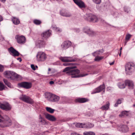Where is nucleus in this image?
Returning a JSON list of instances; mask_svg holds the SVG:
<instances>
[{"label":"nucleus","mask_w":135,"mask_h":135,"mask_svg":"<svg viewBox=\"0 0 135 135\" xmlns=\"http://www.w3.org/2000/svg\"><path fill=\"white\" fill-rule=\"evenodd\" d=\"M76 68L75 66H70L66 68L63 71V72H66V74L68 75H71V78H75L85 76L88 75L85 74H80V71L78 69L71 70Z\"/></svg>","instance_id":"f257e3e1"},{"label":"nucleus","mask_w":135,"mask_h":135,"mask_svg":"<svg viewBox=\"0 0 135 135\" xmlns=\"http://www.w3.org/2000/svg\"><path fill=\"white\" fill-rule=\"evenodd\" d=\"M135 68V64L133 63L129 62L127 63L125 66V69L126 74L131 75Z\"/></svg>","instance_id":"f03ea898"},{"label":"nucleus","mask_w":135,"mask_h":135,"mask_svg":"<svg viewBox=\"0 0 135 135\" xmlns=\"http://www.w3.org/2000/svg\"><path fill=\"white\" fill-rule=\"evenodd\" d=\"M45 97L49 101L52 102H57L60 99L59 96L49 93H46Z\"/></svg>","instance_id":"7ed1b4c3"},{"label":"nucleus","mask_w":135,"mask_h":135,"mask_svg":"<svg viewBox=\"0 0 135 135\" xmlns=\"http://www.w3.org/2000/svg\"><path fill=\"white\" fill-rule=\"evenodd\" d=\"M47 58V55L43 52H38L36 55L37 60L38 61H44L46 60Z\"/></svg>","instance_id":"20e7f679"},{"label":"nucleus","mask_w":135,"mask_h":135,"mask_svg":"<svg viewBox=\"0 0 135 135\" xmlns=\"http://www.w3.org/2000/svg\"><path fill=\"white\" fill-rule=\"evenodd\" d=\"M85 20L89 22H97L98 20V18L97 16L91 13H89L86 15Z\"/></svg>","instance_id":"39448f33"},{"label":"nucleus","mask_w":135,"mask_h":135,"mask_svg":"<svg viewBox=\"0 0 135 135\" xmlns=\"http://www.w3.org/2000/svg\"><path fill=\"white\" fill-rule=\"evenodd\" d=\"M76 127L80 128H91L94 126L93 124L90 123H77L75 124Z\"/></svg>","instance_id":"423d86ee"},{"label":"nucleus","mask_w":135,"mask_h":135,"mask_svg":"<svg viewBox=\"0 0 135 135\" xmlns=\"http://www.w3.org/2000/svg\"><path fill=\"white\" fill-rule=\"evenodd\" d=\"M18 85L19 87L28 89L32 87V84L30 82H23L18 83Z\"/></svg>","instance_id":"0eeeda50"},{"label":"nucleus","mask_w":135,"mask_h":135,"mask_svg":"<svg viewBox=\"0 0 135 135\" xmlns=\"http://www.w3.org/2000/svg\"><path fill=\"white\" fill-rule=\"evenodd\" d=\"M0 108L6 111L10 110L12 109V106L8 102L2 103H0Z\"/></svg>","instance_id":"6e6552de"},{"label":"nucleus","mask_w":135,"mask_h":135,"mask_svg":"<svg viewBox=\"0 0 135 135\" xmlns=\"http://www.w3.org/2000/svg\"><path fill=\"white\" fill-rule=\"evenodd\" d=\"M20 99L23 101L30 104H32L34 103L32 99L30 97L25 95H22V96L20 97Z\"/></svg>","instance_id":"1a4fd4ad"},{"label":"nucleus","mask_w":135,"mask_h":135,"mask_svg":"<svg viewBox=\"0 0 135 135\" xmlns=\"http://www.w3.org/2000/svg\"><path fill=\"white\" fill-rule=\"evenodd\" d=\"M60 59L64 62H75L77 60V58L70 57H61Z\"/></svg>","instance_id":"9d476101"},{"label":"nucleus","mask_w":135,"mask_h":135,"mask_svg":"<svg viewBox=\"0 0 135 135\" xmlns=\"http://www.w3.org/2000/svg\"><path fill=\"white\" fill-rule=\"evenodd\" d=\"M51 35V30H48L44 31L41 34L42 38L45 40H47L48 38L50 37Z\"/></svg>","instance_id":"9b49d317"},{"label":"nucleus","mask_w":135,"mask_h":135,"mask_svg":"<svg viewBox=\"0 0 135 135\" xmlns=\"http://www.w3.org/2000/svg\"><path fill=\"white\" fill-rule=\"evenodd\" d=\"M11 120L8 118L0 124V127L2 128L8 127L11 125Z\"/></svg>","instance_id":"f8f14e48"},{"label":"nucleus","mask_w":135,"mask_h":135,"mask_svg":"<svg viewBox=\"0 0 135 135\" xmlns=\"http://www.w3.org/2000/svg\"><path fill=\"white\" fill-rule=\"evenodd\" d=\"M118 129L120 131L124 133H126L129 131L128 127L125 125H120L118 127Z\"/></svg>","instance_id":"ddd939ff"},{"label":"nucleus","mask_w":135,"mask_h":135,"mask_svg":"<svg viewBox=\"0 0 135 135\" xmlns=\"http://www.w3.org/2000/svg\"><path fill=\"white\" fill-rule=\"evenodd\" d=\"M71 44V43L70 41H65L61 45V47L63 50H66L70 47Z\"/></svg>","instance_id":"4468645a"},{"label":"nucleus","mask_w":135,"mask_h":135,"mask_svg":"<svg viewBox=\"0 0 135 135\" xmlns=\"http://www.w3.org/2000/svg\"><path fill=\"white\" fill-rule=\"evenodd\" d=\"M105 87L104 84H103L102 85H100L99 87L95 89L92 93V94L99 93L102 91H103L104 92Z\"/></svg>","instance_id":"2eb2a0df"},{"label":"nucleus","mask_w":135,"mask_h":135,"mask_svg":"<svg viewBox=\"0 0 135 135\" xmlns=\"http://www.w3.org/2000/svg\"><path fill=\"white\" fill-rule=\"evenodd\" d=\"M15 38L17 40V42L20 44H23L26 42V38L23 36H19L17 35Z\"/></svg>","instance_id":"dca6fc26"},{"label":"nucleus","mask_w":135,"mask_h":135,"mask_svg":"<svg viewBox=\"0 0 135 135\" xmlns=\"http://www.w3.org/2000/svg\"><path fill=\"white\" fill-rule=\"evenodd\" d=\"M83 31L90 36H92L95 35V33L89 27H85L84 28Z\"/></svg>","instance_id":"f3484780"},{"label":"nucleus","mask_w":135,"mask_h":135,"mask_svg":"<svg viewBox=\"0 0 135 135\" xmlns=\"http://www.w3.org/2000/svg\"><path fill=\"white\" fill-rule=\"evenodd\" d=\"M74 2L81 8L86 7L84 2L81 0H73Z\"/></svg>","instance_id":"a211bd4d"},{"label":"nucleus","mask_w":135,"mask_h":135,"mask_svg":"<svg viewBox=\"0 0 135 135\" xmlns=\"http://www.w3.org/2000/svg\"><path fill=\"white\" fill-rule=\"evenodd\" d=\"M8 51L9 52H11L12 54L14 56H18L19 55V53L15 49L12 47H11L8 49Z\"/></svg>","instance_id":"6ab92c4d"},{"label":"nucleus","mask_w":135,"mask_h":135,"mask_svg":"<svg viewBox=\"0 0 135 135\" xmlns=\"http://www.w3.org/2000/svg\"><path fill=\"white\" fill-rule=\"evenodd\" d=\"M45 44V41L44 40H37L36 43V46L39 48L43 47Z\"/></svg>","instance_id":"aec40b11"},{"label":"nucleus","mask_w":135,"mask_h":135,"mask_svg":"<svg viewBox=\"0 0 135 135\" xmlns=\"http://www.w3.org/2000/svg\"><path fill=\"white\" fill-rule=\"evenodd\" d=\"M125 83L126 86H128L129 88L133 89V88L134 85L133 82L129 80H126L125 81Z\"/></svg>","instance_id":"412c9836"},{"label":"nucleus","mask_w":135,"mask_h":135,"mask_svg":"<svg viewBox=\"0 0 135 135\" xmlns=\"http://www.w3.org/2000/svg\"><path fill=\"white\" fill-rule=\"evenodd\" d=\"M12 71H6L4 73L5 77L7 78H10L11 80H13L14 78L12 76Z\"/></svg>","instance_id":"4be33fe9"},{"label":"nucleus","mask_w":135,"mask_h":135,"mask_svg":"<svg viewBox=\"0 0 135 135\" xmlns=\"http://www.w3.org/2000/svg\"><path fill=\"white\" fill-rule=\"evenodd\" d=\"M60 13L61 15L67 17H69L71 16V14L70 12L64 10L61 11Z\"/></svg>","instance_id":"5701e85b"},{"label":"nucleus","mask_w":135,"mask_h":135,"mask_svg":"<svg viewBox=\"0 0 135 135\" xmlns=\"http://www.w3.org/2000/svg\"><path fill=\"white\" fill-rule=\"evenodd\" d=\"M45 117L46 118L51 121H55L56 120V118L54 116L49 114H46Z\"/></svg>","instance_id":"b1692460"},{"label":"nucleus","mask_w":135,"mask_h":135,"mask_svg":"<svg viewBox=\"0 0 135 135\" xmlns=\"http://www.w3.org/2000/svg\"><path fill=\"white\" fill-rule=\"evenodd\" d=\"M89 100L87 98H78L75 100L76 102H78L80 103H84L88 101Z\"/></svg>","instance_id":"393cba45"},{"label":"nucleus","mask_w":135,"mask_h":135,"mask_svg":"<svg viewBox=\"0 0 135 135\" xmlns=\"http://www.w3.org/2000/svg\"><path fill=\"white\" fill-rule=\"evenodd\" d=\"M110 104L109 102H107L106 104L105 105L102 106L100 108V109L102 110H107L109 109V108Z\"/></svg>","instance_id":"a878e982"},{"label":"nucleus","mask_w":135,"mask_h":135,"mask_svg":"<svg viewBox=\"0 0 135 135\" xmlns=\"http://www.w3.org/2000/svg\"><path fill=\"white\" fill-rule=\"evenodd\" d=\"M12 21L13 24L15 25H17L20 23L19 19L15 17H12Z\"/></svg>","instance_id":"bb28decb"},{"label":"nucleus","mask_w":135,"mask_h":135,"mask_svg":"<svg viewBox=\"0 0 135 135\" xmlns=\"http://www.w3.org/2000/svg\"><path fill=\"white\" fill-rule=\"evenodd\" d=\"M12 78H14L13 80L18 78H19L20 79H21V76L20 75L13 71H12Z\"/></svg>","instance_id":"cd10ccee"},{"label":"nucleus","mask_w":135,"mask_h":135,"mask_svg":"<svg viewBox=\"0 0 135 135\" xmlns=\"http://www.w3.org/2000/svg\"><path fill=\"white\" fill-rule=\"evenodd\" d=\"M103 52V51H101L100 50H99L93 53L92 55L96 57L97 56H98L99 55L101 54Z\"/></svg>","instance_id":"c85d7f7f"},{"label":"nucleus","mask_w":135,"mask_h":135,"mask_svg":"<svg viewBox=\"0 0 135 135\" xmlns=\"http://www.w3.org/2000/svg\"><path fill=\"white\" fill-rule=\"evenodd\" d=\"M118 86L120 89H123L125 88L126 85L123 82L119 83L118 84Z\"/></svg>","instance_id":"c756f323"},{"label":"nucleus","mask_w":135,"mask_h":135,"mask_svg":"<svg viewBox=\"0 0 135 135\" xmlns=\"http://www.w3.org/2000/svg\"><path fill=\"white\" fill-rule=\"evenodd\" d=\"M83 134L84 135H95V133L91 131H85L83 133Z\"/></svg>","instance_id":"7c9ffc66"},{"label":"nucleus","mask_w":135,"mask_h":135,"mask_svg":"<svg viewBox=\"0 0 135 135\" xmlns=\"http://www.w3.org/2000/svg\"><path fill=\"white\" fill-rule=\"evenodd\" d=\"M128 115V112L127 111H123L121 114L119 115V116L120 117H122V116H126Z\"/></svg>","instance_id":"2f4dec72"},{"label":"nucleus","mask_w":135,"mask_h":135,"mask_svg":"<svg viewBox=\"0 0 135 135\" xmlns=\"http://www.w3.org/2000/svg\"><path fill=\"white\" fill-rule=\"evenodd\" d=\"M46 110L51 113H54L55 109H52L51 108L49 107H46Z\"/></svg>","instance_id":"473e14b6"},{"label":"nucleus","mask_w":135,"mask_h":135,"mask_svg":"<svg viewBox=\"0 0 135 135\" xmlns=\"http://www.w3.org/2000/svg\"><path fill=\"white\" fill-rule=\"evenodd\" d=\"M33 22L36 25H38L40 24L41 23V21L39 20H35L33 21Z\"/></svg>","instance_id":"72a5a7b5"},{"label":"nucleus","mask_w":135,"mask_h":135,"mask_svg":"<svg viewBox=\"0 0 135 135\" xmlns=\"http://www.w3.org/2000/svg\"><path fill=\"white\" fill-rule=\"evenodd\" d=\"M123 99L122 98L121 99H118L116 103L114 105V107H117L118 106V104H120L122 103L121 101L123 100Z\"/></svg>","instance_id":"f704fd0d"},{"label":"nucleus","mask_w":135,"mask_h":135,"mask_svg":"<svg viewBox=\"0 0 135 135\" xmlns=\"http://www.w3.org/2000/svg\"><path fill=\"white\" fill-rule=\"evenodd\" d=\"M4 89V85L3 83L0 82V91H2Z\"/></svg>","instance_id":"c9c22d12"},{"label":"nucleus","mask_w":135,"mask_h":135,"mask_svg":"<svg viewBox=\"0 0 135 135\" xmlns=\"http://www.w3.org/2000/svg\"><path fill=\"white\" fill-rule=\"evenodd\" d=\"M103 58V57L102 56H97L95 57V61H99L102 59Z\"/></svg>","instance_id":"e433bc0d"},{"label":"nucleus","mask_w":135,"mask_h":135,"mask_svg":"<svg viewBox=\"0 0 135 135\" xmlns=\"http://www.w3.org/2000/svg\"><path fill=\"white\" fill-rule=\"evenodd\" d=\"M131 35L129 34L127 35L126 37V40L127 41H128L131 37Z\"/></svg>","instance_id":"4c0bfd02"},{"label":"nucleus","mask_w":135,"mask_h":135,"mask_svg":"<svg viewBox=\"0 0 135 135\" xmlns=\"http://www.w3.org/2000/svg\"><path fill=\"white\" fill-rule=\"evenodd\" d=\"M39 119H41V120L40 121V123H41V124H42L44 125L46 123H45V121L44 119H43L41 117H40Z\"/></svg>","instance_id":"58836bf2"},{"label":"nucleus","mask_w":135,"mask_h":135,"mask_svg":"<svg viewBox=\"0 0 135 135\" xmlns=\"http://www.w3.org/2000/svg\"><path fill=\"white\" fill-rule=\"evenodd\" d=\"M101 0H92L93 2L97 4H99L100 3Z\"/></svg>","instance_id":"ea45409f"},{"label":"nucleus","mask_w":135,"mask_h":135,"mask_svg":"<svg viewBox=\"0 0 135 135\" xmlns=\"http://www.w3.org/2000/svg\"><path fill=\"white\" fill-rule=\"evenodd\" d=\"M124 10L125 12L128 13L130 11L129 9L127 7L125 6L124 7Z\"/></svg>","instance_id":"a19ab883"},{"label":"nucleus","mask_w":135,"mask_h":135,"mask_svg":"<svg viewBox=\"0 0 135 135\" xmlns=\"http://www.w3.org/2000/svg\"><path fill=\"white\" fill-rule=\"evenodd\" d=\"M73 64L71 63H65L63 64V65L65 66H71Z\"/></svg>","instance_id":"79ce46f5"},{"label":"nucleus","mask_w":135,"mask_h":135,"mask_svg":"<svg viewBox=\"0 0 135 135\" xmlns=\"http://www.w3.org/2000/svg\"><path fill=\"white\" fill-rule=\"evenodd\" d=\"M3 67L2 65L0 64V72H2L3 71Z\"/></svg>","instance_id":"37998d69"},{"label":"nucleus","mask_w":135,"mask_h":135,"mask_svg":"<svg viewBox=\"0 0 135 135\" xmlns=\"http://www.w3.org/2000/svg\"><path fill=\"white\" fill-rule=\"evenodd\" d=\"M31 67L33 70H36L35 66L33 64H32L31 65Z\"/></svg>","instance_id":"c03bdc74"},{"label":"nucleus","mask_w":135,"mask_h":135,"mask_svg":"<svg viewBox=\"0 0 135 135\" xmlns=\"http://www.w3.org/2000/svg\"><path fill=\"white\" fill-rule=\"evenodd\" d=\"M8 87L11 88H12V86L11 85V84L9 83L7 85Z\"/></svg>","instance_id":"a18cd8bd"},{"label":"nucleus","mask_w":135,"mask_h":135,"mask_svg":"<svg viewBox=\"0 0 135 135\" xmlns=\"http://www.w3.org/2000/svg\"><path fill=\"white\" fill-rule=\"evenodd\" d=\"M3 81L4 82V83H5V85L8 82V81L6 79H4L3 80Z\"/></svg>","instance_id":"49530a36"},{"label":"nucleus","mask_w":135,"mask_h":135,"mask_svg":"<svg viewBox=\"0 0 135 135\" xmlns=\"http://www.w3.org/2000/svg\"><path fill=\"white\" fill-rule=\"evenodd\" d=\"M55 30L56 31H59V32H61V30H60V29L59 28L56 27V28Z\"/></svg>","instance_id":"de8ad7c7"},{"label":"nucleus","mask_w":135,"mask_h":135,"mask_svg":"<svg viewBox=\"0 0 135 135\" xmlns=\"http://www.w3.org/2000/svg\"><path fill=\"white\" fill-rule=\"evenodd\" d=\"M3 20V18L0 15V22L2 21Z\"/></svg>","instance_id":"09e8293b"},{"label":"nucleus","mask_w":135,"mask_h":135,"mask_svg":"<svg viewBox=\"0 0 135 135\" xmlns=\"http://www.w3.org/2000/svg\"><path fill=\"white\" fill-rule=\"evenodd\" d=\"M17 60H19L20 62L22 61V59L20 57L18 58L17 59Z\"/></svg>","instance_id":"8fccbe9b"},{"label":"nucleus","mask_w":135,"mask_h":135,"mask_svg":"<svg viewBox=\"0 0 135 135\" xmlns=\"http://www.w3.org/2000/svg\"><path fill=\"white\" fill-rule=\"evenodd\" d=\"M54 83V82L53 81H51L50 82V84H52Z\"/></svg>","instance_id":"3c124183"},{"label":"nucleus","mask_w":135,"mask_h":135,"mask_svg":"<svg viewBox=\"0 0 135 135\" xmlns=\"http://www.w3.org/2000/svg\"><path fill=\"white\" fill-rule=\"evenodd\" d=\"M0 1L4 3L6 1V0H0Z\"/></svg>","instance_id":"603ef678"},{"label":"nucleus","mask_w":135,"mask_h":135,"mask_svg":"<svg viewBox=\"0 0 135 135\" xmlns=\"http://www.w3.org/2000/svg\"><path fill=\"white\" fill-rule=\"evenodd\" d=\"M114 61H113L112 63H110V65H113L114 64Z\"/></svg>","instance_id":"864d4df0"},{"label":"nucleus","mask_w":135,"mask_h":135,"mask_svg":"<svg viewBox=\"0 0 135 135\" xmlns=\"http://www.w3.org/2000/svg\"><path fill=\"white\" fill-rule=\"evenodd\" d=\"M99 135H109V134L107 133H105L103 134H100Z\"/></svg>","instance_id":"5fc2aeb1"},{"label":"nucleus","mask_w":135,"mask_h":135,"mask_svg":"<svg viewBox=\"0 0 135 135\" xmlns=\"http://www.w3.org/2000/svg\"><path fill=\"white\" fill-rule=\"evenodd\" d=\"M79 31V29H77V30H76V32H78Z\"/></svg>","instance_id":"6e6d98bb"},{"label":"nucleus","mask_w":135,"mask_h":135,"mask_svg":"<svg viewBox=\"0 0 135 135\" xmlns=\"http://www.w3.org/2000/svg\"><path fill=\"white\" fill-rule=\"evenodd\" d=\"M135 134V132H133L132 134V135H134Z\"/></svg>","instance_id":"4d7b16f0"},{"label":"nucleus","mask_w":135,"mask_h":135,"mask_svg":"<svg viewBox=\"0 0 135 135\" xmlns=\"http://www.w3.org/2000/svg\"><path fill=\"white\" fill-rule=\"evenodd\" d=\"M51 71V69H50V68H49L48 69V71Z\"/></svg>","instance_id":"13d9d810"},{"label":"nucleus","mask_w":135,"mask_h":135,"mask_svg":"<svg viewBox=\"0 0 135 135\" xmlns=\"http://www.w3.org/2000/svg\"><path fill=\"white\" fill-rule=\"evenodd\" d=\"M121 53V51H120V53H119V56H120Z\"/></svg>","instance_id":"bf43d9fd"},{"label":"nucleus","mask_w":135,"mask_h":135,"mask_svg":"<svg viewBox=\"0 0 135 135\" xmlns=\"http://www.w3.org/2000/svg\"><path fill=\"white\" fill-rule=\"evenodd\" d=\"M2 120H1V119H0V122H2Z\"/></svg>","instance_id":"052dcab7"},{"label":"nucleus","mask_w":135,"mask_h":135,"mask_svg":"<svg viewBox=\"0 0 135 135\" xmlns=\"http://www.w3.org/2000/svg\"><path fill=\"white\" fill-rule=\"evenodd\" d=\"M122 47H121L120 49V51H121V50H122Z\"/></svg>","instance_id":"680f3d73"},{"label":"nucleus","mask_w":135,"mask_h":135,"mask_svg":"<svg viewBox=\"0 0 135 135\" xmlns=\"http://www.w3.org/2000/svg\"><path fill=\"white\" fill-rule=\"evenodd\" d=\"M9 83V82H8V83H7L6 84V85H8V84L9 83Z\"/></svg>","instance_id":"e2e57ef3"},{"label":"nucleus","mask_w":135,"mask_h":135,"mask_svg":"<svg viewBox=\"0 0 135 135\" xmlns=\"http://www.w3.org/2000/svg\"><path fill=\"white\" fill-rule=\"evenodd\" d=\"M0 135H4L2 133H0Z\"/></svg>","instance_id":"0e129e2a"},{"label":"nucleus","mask_w":135,"mask_h":135,"mask_svg":"<svg viewBox=\"0 0 135 135\" xmlns=\"http://www.w3.org/2000/svg\"><path fill=\"white\" fill-rule=\"evenodd\" d=\"M127 42H125V44H124V45L125 46L126 45Z\"/></svg>","instance_id":"69168bd1"},{"label":"nucleus","mask_w":135,"mask_h":135,"mask_svg":"<svg viewBox=\"0 0 135 135\" xmlns=\"http://www.w3.org/2000/svg\"><path fill=\"white\" fill-rule=\"evenodd\" d=\"M35 67H36V68H38V66H36H36Z\"/></svg>","instance_id":"338daca9"},{"label":"nucleus","mask_w":135,"mask_h":135,"mask_svg":"<svg viewBox=\"0 0 135 135\" xmlns=\"http://www.w3.org/2000/svg\"><path fill=\"white\" fill-rule=\"evenodd\" d=\"M133 106L135 107V104H133Z\"/></svg>","instance_id":"774afa93"}]
</instances>
